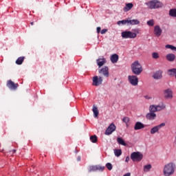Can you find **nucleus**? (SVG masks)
I'll return each instance as SVG.
<instances>
[{"instance_id":"f257e3e1","label":"nucleus","mask_w":176,"mask_h":176,"mask_svg":"<svg viewBox=\"0 0 176 176\" xmlns=\"http://www.w3.org/2000/svg\"><path fill=\"white\" fill-rule=\"evenodd\" d=\"M164 176H171L174 175V173H175V164L173 162H170L168 164H166L164 166Z\"/></svg>"},{"instance_id":"f03ea898","label":"nucleus","mask_w":176,"mask_h":176,"mask_svg":"<svg viewBox=\"0 0 176 176\" xmlns=\"http://www.w3.org/2000/svg\"><path fill=\"white\" fill-rule=\"evenodd\" d=\"M131 68L134 75H141V73L144 71L142 65H141V63L138 60L133 62L131 65Z\"/></svg>"},{"instance_id":"7ed1b4c3","label":"nucleus","mask_w":176,"mask_h":176,"mask_svg":"<svg viewBox=\"0 0 176 176\" xmlns=\"http://www.w3.org/2000/svg\"><path fill=\"white\" fill-rule=\"evenodd\" d=\"M144 158V155L140 151L133 152L131 154V159L133 162H141Z\"/></svg>"},{"instance_id":"20e7f679","label":"nucleus","mask_w":176,"mask_h":176,"mask_svg":"<svg viewBox=\"0 0 176 176\" xmlns=\"http://www.w3.org/2000/svg\"><path fill=\"white\" fill-rule=\"evenodd\" d=\"M146 5L148 6V8H149V9H158V8H162V6H163V4L162 3L156 0L149 1L148 3H146Z\"/></svg>"},{"instance_id":"39448f33","label":"nucleus","mask_w":176,"mask_h":176,"mask_svg":"<svg viewBox=\"0 0 176 176\" xmlns=\"http://www.w3.org/2000/svg\"><path fill=\"white\" fill-rule=\"evenodd\" d=\"M121 36L124 39H134V38H137V34L131 31H124L121 33Z\"/></svg>"},{"instance_id":"423d86ee","label":"nucleus","mask_w":176,"mask_h":176,"mask_svg":"<svg viewBox=\"0 0 176 176\" xmlns=\"http://www.w3.org/2000/svg\"><path fill=\"white\" fill-rule=\"evenodd\" d=\"M102 77H98V76H95L92 78V85L100 86V85H102Z\"/></svg>"},{"instance_id":"0eeeda50","label":"nucleus","mask_w":176,"mask_h":176,"mask_svg":"<svg viewBox=\"0 0 176 176\" xmlns=\"http://www.w3.org/2000/svg\"><path fill=\"white\" fill-rule=\"evenodd\" d=\"M105 166H101L98 165L90 166L88 168V173H92V171H104Z\"/></svg>"},{"instance_id":"6e6552de","label":"nucleus","mask_w":176,"mask_h":176,"mask_svg":"<svg viewBox=\"0 0 176 176\" xmlns=\"http://www.w3.org/2000/svg\"><path fill=\"white\" fill-rule=\"evenodd\" d=\"M128 80L132 86H137L138 85V77L137 76H129Z\"/></svg>"},{"instance_id":"1a4fd4ad","label":"nucleus","mask_w":176,"mask_h":176,"mask_svg":"<svg viewBox=\"0 0 176 176\" xmlns=\"http://www.w3.org/2000/svg\"><path fill=\"white\" fill-rule=\"evenodd\" d=\"M6 86L10 90H16L17 87H19V84L14 83L13 81H12V80H9L7 81Z\"/></svg>"},{"instance_id":"9d476101","label":"nucleus","mask_w":176,"mask_h":176,"mask_svg":"<svg viewBox=\"0 0 176 176\" xmlns=\"http://www.w3.org/2000/svg\"><path fill=\"white\" fill-rule=\"evenodd\" d=\"M164 126H166V123L162 122L157 126H153L150 131L151 134H156V133H159V130H160L162 127H164Z\"/></svg>"},{"instance_id":"9b49d317","label":"nucleus","mask_w":176,"mask_h":176,"mask_svg":"<svg viewBox=\"0 0 176 176\" xmlns=\"http://www.w3.org/2000/svg\"><path fill=\"white\" fill-rule=\"evenodd\" d=\"M115 130H116V126H115V124L111 123L109 127L106 129L104 134L106 135H111V134L112 133H113V131H115Z\"/></svg>"},{"instance_id":"f8f14e48","label":"nucleus","mask_w":176,"mask_h":176,"mask_svg":"<svg viewBox=\"0 0 176 176\" xmlns=\"http://www.w3.org/2000/svg\"><path fill=\"white\" fill-rule=\"evenodd\" d=\"M99 74L103 75L106 78H108L109 76V69L108 67L104 66L102 69H99Z\"/></svg>"},{"instance_id":"ddd939ff","label":"nucleus","mask_w":176,"mask_h":176,"mask_svg":"<svg viewBox=\"0 0 176 176\" xmlns=\"http://www.w3.org/2000/svg\"><path fill=\"white\" fill-rule=\"evenodd\" d=\"M162 28L158 25H155L154 28V34L156 36H160L162 35Z\"/></svg>"},{"instance_id":"4468645a","label":"nucleus","mask_w":176,"mask_h":176,"mask_svg":"<svg viewBox=\"0 0 176 176\" xmlns=\"http://www.w3.org/2000/svg\"><path fill=\"white\" fill-rule=\"evenodd\" d=\"M164 96L165 98H173V91L168 89L164 91Z\"/></svg>"},{"instance_id":"2eb2a0df","label":"nucleus","mask_w":176,"mask_h":176,"mask_svg":"<svg viewBox=\"0 0 176 176\" xmlns=\"http://www.w3.org/2000/svg\"><path fill=\"white\" fill-rule=\"evenodd\" d=\"M167 74L169 76H170V78L175 77L176 79V69L175 68L168 69L167 71Z\"/></svg>"},{"instance_id":"dca6fc26","label":"nucleus","mask_w":176,"mask_h":176,"mask_svg":"<svg viewBox=\"0 0 176 176\" xmlns=\"http://www.w3.org/2000/svg\"><path fill=\"white\" fill-rule=\"evenodd\" d=\"M138 24H140V21L138 19H128V25H137Z\"/></svg>"},{"instance_id":"f3484780","label":"nucleus","mask_w":176,"mask_h":176,"mask_svg":"<svg viewBox=\"0 0 176 176\" xmlns=\"http://www.w3.org/2000/svg\"><path fill=\"white\" fill-rule=\"evenodd\" d=\"M145 128V125L140 122H137L134 126V130H141Z\"/></svg>"},{"instance_id":"a211bd4d","label":"nucleus","mask_w":176,"mask_h":176,"mask_svg":"<svg viewBox=\"0 0 176 176\" xmlns=\"http://www.w3.org/2000/svg\"><path fill=\"white\" fill-rule=\"evenodd\" d=\"M146 118L148 120H155L156 119V113L150 112L146 115Z\"/></svg>"},{"instance_id":"6ab92c4d","label":"nucleus","mask_w":176,"mask_h":176,"mask_svg":"<svg viewBox=\"0 0 176 176\" xmlns=\"http://www.w3.org/2000/svg\"><path fill=\"white\" fill-rule=\"evenodd\" d=\"M110 60L113 64H116V63H118L119 60V55L116 54L111 55Z\"/></svg>"},{"instance_id":"aec40b11","label":"nucleus","mask_w":176,"mask_h":176,"mask_svg":"<svg viewBox=\"0 0 176 176\" xmlns=\"http://www.w3.org/2000/svg\"><path fill=\"white\" fill-rule=\"evenodd\" d=\"M96 63L99 68H101V67H102V65H104V64L107 63V60H105V58H99L96 60Z\"/></svg>"},{"instance_id":"412c9836","label":"nucleus","mask_w":176,"mask_h":176,"mask_svg":"<svg viewBox=\"0 0 176 176\" xmlns=\"http://www.w3.org/2000/svg\"><path fill=\"white\" fill-rule=\"evenodd\" d=\"M166 58L168 61L173 62L174 60H175V54H168L166 56Z\"/></svg>"},{"instance_id":"4be33fe9","label":"nucleus","mask_w":176,"mask_h":176,"mask_svg":"<svg viewBox=\"0 0 176 176\" xmlns=\"http://www.w3.org/2000/svg\"><path fill=\"white\" fill-rule=\"evenodd\" d=\"M133 6H134L133 3H126V6L124 8V12H129V10H131V9H133Z\"/></svg>"},{"instance_id":"5701e85b","label":"nucleus","mask_w":176,"mask_h":176,"mask_svg":"<svg viewBox=\"0 0 176 176\" xmlns=\"http://www.w3.org/2000/svg\"><path fill=\"white\" fill-rule=\"evenodd\" d=\"M25 59V57L24 56H20L16 60V64L17 65H21V64H23V63L24 62V60Z\"/></svg>"},{"instance_id":"b1692460","label":"nucleus","mask_w":176,"mask_h":176,"mask_svg":"<svg viewBox=\"0 0 176 176\" xmlns=\"http://www.w3.org/2000/svg\"><path fill=\"white\" fill-rule=\"evenodd\" d=\"M117 142L118 144H119L120 145H122L123 146H127V144L124 142V140L122 138H118Z\"/></svg>"},{"instance_id":"393cba45","label":"nucleus","mask_w":176,"mask_h":176,"mask_svg":"<svg viewBox=\"0 0 176 176\" xmlns=\"http://www.w3.org/2000/svg\"><path fill=\"white\" fill-rule=\"evenodd\" d=\"M153 77L154 78V79H162V78L163 77L162 76V72H156Z\"/></svg>"},{"instance_id":"a878e982","label":"nucleus","mask_w":176,"mask_h":176,"mask_svg":"<svg viewBox=\"0 0 176 176\" xmlns=\"http://www.w3.org/2000/svg\"><path fill=\"white\" fill-rule=\"evenodd\" d=\"M117 24H118V25H120L121 24L122 25H125V24H127V25H129V19H124V20H122V21H118L117 22Z\"/></svg>"},{"instance_id":"bb28decb","label":"nucleus","mask_w":176,"mask_h":176,"mask_svg":"<svg viewBox=\"0 0 176 176\" xmlns=\"http://www.w3.org/2000/svg\"><path fill=\"white\" fill-rule=\"evenodd\" d=\"M92 111L94 112V118H98V109L96 106H94Z\"/></svg>"},{"instance_id":"cd10ccee","label":"nucleus","mask_w":176,"mask_h":176,"mask_svg":"<svg viewBox=\"0 0 176 176\" xmlns=\"http://www.w3.org/2000/svg\"><path fill=\"white\" fill-rule=\"evenodd\" d=\"M149 112L151 113H155V112H157L156 111V105L152 104L149 107Z\"/></svg>"},{"instance_id":"c85d7f7f","label":"nucleus","mask_w":176,"mask_h":176,"mask_svg":"<svg viewBox=\"0 0 176 176\" xmlns=\"http://www.w3.org/2000/svg\"><path fill=\"white\" fill-rule=\"evenodd\" d=\"M169 16H170L171 17H176V8L169 10Z\"/></svg>"},{"instance_id":"c756f323","label":"nucleus","mask_w":176,"mask_h":176,"mask_svg":"<svg viewBox=\"0 0 176 176\" xmlns=\"http://www.w3.org/2000/svg\"><path fill=\"white\" fill-rule=\"evenodd\" d=\"M151 168H152V165L147 164V165L144 166V171L145 173H148V171H151Z\"/></svg>"},{"instance_id":"7c9ffc66","label":"nucleus","mask_w":176,"mask_h":176,"mask_svg":"<svg viewBox=\"0 0 176 176\" xmlns=\"http://www.w3.org/2000/svg\"><path fill=\"white\" fill-rule=\"evenodd\" d=\"M114 154L117 157H119L122 155V150L121 149H115Z\"/></svg>"},{"instance_id":"2f4dec72","label":"nucleus","mask_w":176,"mask_h":176,"mask_svg":"<svg viewBox=\"0 0 176 176\" xmlns=\"http://www.w3.org/2000/svg\"><path fill=\"white\" fill-rule=\"evenodd\" d=\"M98 138L97 135H94L90 137V140L91 142H93L94 144H96V142H97L98 141Z\"/></svg>"},{"instance_id":"473e14b6","label":"nucleus","mask_w":176,"mask_h":176,"mask_svg":"<svg viewBox=\"0 0 176 176\" xmlns=\"http://www.w3.org/2000/svg\"><path fill=\"white\" fill-rule=\"evenodd\" d=\"M166 49H170V50H173L174 52H176V47L171 45H166L165 46Z\"/></svg>"},{"instance_id":"72a5a7b5","label":"nucleus","mask_w":176,"mask_h":176,"mask_svg":"<svg viewBox=\"0 0 176 176\" xmlns=\"http://www.w3.org/2000/svg\"><path fill=\"white\" fill-rule=\"evenodd\" d=\"M122 122H124V123H126V126H129V122H130V119L129 118V117H124L122 119Z\"/></svg>"},{"instance_id":"f704fd0d","label":"nucleus","mask_w":176,"mask_h":176,"mask_svg":"<svg viewBox=\"0 0 176 176\" xmlns=\"http://www.w3.org/2000/svg\"><path fill=\"white\" fill-rule=\"evenodd\" d=\"M147 25H150V27H153V25H155V22L153 21V19L148 21Z\"/></svg>"},{"instance_id":"c9c22d12","label":"nucleus","mask_w":176,"mask_h":176,"mask_svg":"<svg viewBox=\"0 0 176 176\" xmlns=\"http://www.w3.org/2000/svg\"><path fill=\"white\" fill-rule=\"evenodd\" d=\"M152 57H153V58H155L156 60V59L159 58V57H160V56H159V53L153 52L152 54Z\"/></svg>"},{"instance_id":"e433bc0d","label":"nucleus","mask_w":176,"mask_h":176,"mask_svg":"<svg viewBox=\"0 0 176 176\" xmlns=\"http://www.w3.org/2000/svg\"><path fill=\"white\" fill-rule=\"evenodd\" d=\"M164 107H163V106H160V105H155V109L157 111H162V109H164Z\"/></svg>"},{"instance_id":"4c0bfd02","label":"nucleus","mask_w":176,"mask_h":176,"mask_svg":"<svg viewBox=\"0 0 176 176\" xmlns=\"http://www.w3.org/2000/svg\"><path fill=\"white\" fill-rule=\"evenodd\" d=\"M106 167H107V168L108 169V170H109V171H111V170H112V168H113V166H112V164H111V163H107V164H106Z\"/></svg>"},{"instance_id":"58836bf2","label":"nucleus","mask_w":176,"mask_h":176,"mask_svg":"<svg viewBox=\"0 0 176 176\" xmlns=\"http://www.w3.org/2000/svg\"><path fill=\"white\" fill-rule=\"evenodd\" d=\"M107 32H108V29H103L100 31V34H102V35H104V34H107Z\"/></svg>"},{"instance_id":"ea45409f","label":"nucleus","mask_w":176,"mask_h":176,"mask_svg":"<svg viewBox=\"0 0 176 176\" xmlns=\"http://www.w3.org/2000/svg\"><path fill=\"white\" fill-rule=\"evenodd\" d=\"M96 31L98 34H100V32H101V28L100 27H98L96 28Z\"/></svg>"},{"instance_id":"a19ab883","label":"nucleus","mask_w":176,"mask_h":176,"mask_svg":"<svg viewBox=\"0 0 176 176\" xmlns=\"http://www.w3.org/2000/svg\"><path fill=\"white\" fill-rule=\"evenodd\" d=\"M129 161H130V157L127 156V157H126V159H125V162H126V163H129Z\"/></svg>"},{"instance_id":"79ce46f5","label":"nucleus","mask_w":176,"mask_h":176,"mask_svg":"<svg viewBox=\"0 0 176 176\" xmlns=\"http://www.w3.org/2000/svg\"><path fill=\"white\" fill-rule=\"evenodd\" d=\"M78 162H80V157H78Z\"/></svg>"},{"instance_id":"37998d69","label":"nucleus","mask_w":176,"mask_h":176,"mask_svg":"<svg viewBox=\"0 0 176 176\" xmlns=\"http://www.w3.org/2000/svg\"><path fill=\"white\" fill-rule=\"evenodd\" d=\"M31 25H34V22L30 23Z\"/></svg>"},{"instance_id":"c03bdc74","label":"nucleus","mask_w":176,"mask_h":176,"mask_svg":"<svg viewBox=\"0 0 176 176\" xmlns=\"http://www.w3.org/2000/svg\"><path fill=\"white\" fill-rule=\"evenodd\" d=\"M13 153H16V150H13Z\"/></svg>"}]
</instances>
